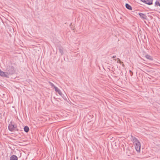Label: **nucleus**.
Returning <instances> with one entry per match:
<instances>
[{
  "instance_id": "nucleus-17",
  "label": "nucleus",
  "mask_w": 160,
  "mask_h": 160,
  "mask_svg": "<svg viewBox=\"0 0 160 160\" xmlns=\"http://www.w3.org/2000/svg\"><path fill=\"white\" fill-rule=\"evenodd\" d=\"M64 95L62 94V97L64 99H65V98L64 97Z\"/></svg>"
},
{
  "instance_id": "nucleus-16",
  "label": "nucleus",
  "mask_w": 160,
  "mask_h": 160,
  "mask_svg": "<svg viewBox=\"0 0 160 160\" xmlns=\"http://www.w3.org/2000/svg\"><path fill=\"white\" fill-rule=\"evenodd\" d=\"M117 59H118V61H119V62L120 63H122V62H121V61L120 60V59H119L118 58H117Z\"/></svg>"
},
{
  "instance_id": "nucleus-7",
  "label": "nucleus",
  "mask_w": 160,
  "mask_h": 160,
  "mask_svg": "<svg viewBox=\"0 0 160 160\" xmlns=\"http://www.w3.org/2000/svg\"><path fill=\"white\" fill-rule=\"evenodd\" d=\"M55 90L56 92L58 93L59 95L62 96V93L61 91L57 87H55Z\"/></svg>"
},
{
  "instance_id": "nucleus-15",
  "label": "nucleus",
  "mask_w": 160,
  "mask_h": 160,
  "mask_svg": "<svg viewBox=\"0 0 160 160\" xmlns=\"http://www.w3.org/2000/svg\"><path fill=\"white\" fill-rule=\"evenodd\" d=\"M50 85L52 87H53L54 88H55V87H56L54 84H53L51 82H49Z\"/></svg>"
},
{
  "instance_id": "nucleus-10",
  "label": "nucleus",
  "mask_w": 160,
  "mask_h": 160,
  "mask_svg": "<svg viewBox=\"0 0 160 160\" xmlns=\"http://www.w3.org/2000/svg\"><path fill=\"white\" fill-rule=\"evenodd\" d=\"M126 7L128 9L131 10L132 9V8L131 6L128 3H126L125 5Z\"/></svg>"
},
{
  "instance_id": "nucleus-19",
  "label": "nucleus",
  "mask_w": 160,
  "mask_h": 160,
  "mask_svg": "<svg viewBox=\"0 0 160 160\" xmlns=\"http://www.w3.org/2000/svg\"><path fill=\"white\" fill-rule=\"evenodd\" d=\"M129 72H132V71H131V70H130V71H129Z\"/></svg>"
},
{
  "instance_id": "nucleus-13",
  "label": "nucleus",
  "mask_w": 160,
  "mask_h": 160,
  "mask_svg": "<svg viewBox=\"0 0 160 160\" xmlns=\"http://www.w3.org/2000/svg\"><path fill=\"white\" fill-rule=\"evenodd\" d=\"M155 6L156 7L159 6L160 7V2L158 1L157 0L155 2Z\"/></svg>"
},
{
  "instance_id": "nucleus-8",
  "label": "nucleus",
  "mask_w": 160,
  "mask_h": 160,
  "mask_svg": "<svg viewBox=\"0 0 160 160\" xmlns=\"http://www.w3.org/2000/svg\"><path fill=\"white\" fill-rule=\"evenodd\" d=\"M18 158L15 155H12L10 157V160H18Z\"/></svg>"
},
{
  "instance_id": "nucleus-4",
  "label": "nucleus",
  "mask_w": 160,
  "mask_h": 160,
  "mask_svg": "<svg viewBox=\"0 0 160 160\" xmlns=\"http://www.w3.org/2000/svg\"><path fill=\"white\" fill-rule=\"evenodd\" d=\"M141 1L149 5L152 4V0H141Z\"/></svg>"
},
{
  "instance_id": "nucleus-5",
  "label": "nucleus",
  "mask_w": 160,
  "mask_h": 160,
  "mask_svg": "<svg viewBox=\"0 0 160 160\" xmlns=\"http://www.w3.org/2000/svg\"><path fill=\"white\" fill-rule=\"evenodd\" d=\"M0 75L2 77L8 78V73L2 71L0 69Z\"/></svg>"
},
{
  "instance_id": "nucleus-1",
  "label": "nucleus",
  "mask_w": 160,
  "mask_h": 160,
  "mask_svg": "<svg viewBox=\"0 0 160 160\" xmlns=\"http://www.w3.org/2000/svg\"><path fill=\"white\" fill-rule=\"evenodd\" d=\"M132 140L133 143L135 144V147L136 150L138 152H139L140 151L141 147V144L140 142L135 137L133 138Z\"/></svg>"
},
{
  "instance_id": "nucleus-3",
  "label": "nucleus",
  "mask_w": 160,
  "mask_h": 160,
  "mask_svg": "<svg viewBox=\"0 0 160 160\" xmlns=\"http://www.w3.org/2000/svg\"><path fill=\"white\" fill-rule=\"evenodd\" d=\"M8 128L9 130L11 132L18 130L17 125L12 121H11L9 124Z\"/></svg>"
},
{
  "instance_id": "nucleus-6",
  "label": "nucleus",
  "mask_w": 160,
  "mask_h": 160,
  "mask_svg": "<svg viewBox=\"0 0 160 160\" xmlns=\"http://www.w3.org/2000/svg\"><path fill=\"white\" fill-rule=\"evenodd\" d=\"M139 15L140 16V17L143 19H146L147 18V16L145 14L142 13H139Z\"/></svg>"
},
{
  "instance_id": "nucleus-11",
  "label": "nucleus",
  "mask_w": 160,
  "mask_h": 160,
  "mask_svg": "<svg viewBox=\"0 0 160 160\" xmlns=\"http://www.w3.org/2000/svg\"><path fill=\"white\" fill-rule=\"evenodd\" d=\"M24 129L25 132H27L29 131V128L28 126H25L24 128Z\"/></svg>"
},
{
  "instance_id": "nucleus-12",
  "label": "nucleus",
  "mask_w": 160,
  "mask_h": 160,
  "mask_svg": "<svg viewBox=\"0 0 160 160\" xmlns=\"http://www.w3.org/2000/svg\"><path fill=\"white\" fill-rule=\"evenodd\" d=\"M145 57L148 59L150 60H152V57L148 55H145Z\"/></svg>"
},
{
  "instance_id": "nucleus-9",
  "label": "nucleus",
  "mask_w": 160,
  "mask_h": 160,
  "mask_svg": "<svg viewBox=\"0 0 160 160\" xmlns=\"http://www.w3.org/2000/svg\"><path fill=\"white\" fill-rule=\"evenodd\" d=\"M59 52L61 55H62L63 54V48L62 47H60L59 48Z\"/></svg>"
},
{
  "instance_id": "nucleus-18",
  "label": "nucleus",
  "mask_w": 160,
  "mask_h": 160,
  "mask_svg": "<svg viewBox=\"0 0 160 160\" xmlns=\"http://www.w3.org/2000/svg\"><path fill=\"white\" fill-rule=\"evenodd\" d=\"M116 57V56H113L112 57V58H115Z\"/></svg>"
},
{
  "instance_id": "nucleus-14",
  "label": "nucleus",
  "mask_w": 160,
  "mask_h": 160,
  "mask_svg": "<svg viewBox=\"0 0 160 160\" xmlns=\"http://www.w3.org/2000/svg\"><path fill=\"white\" fill-rule=\"evenodd\" d=\"M126 154L128 156H130L131 154V153L130 152V151L129 150H127Z\"/></svg>"
},
{
  "instance_id": "nucleus-2",
  "label": "nucleus",
  "mask_w": 160,
  "mask_h": 160,
  "mask_svg": "<svg viewBox=\"0 0 160 160\" xmlns=\"http://www.w3.org/2000/svg\"><path fill=\"white\" fill-rule=\"evenodd\" d=\"M7 66L6 68L7 72H5V73H8V78H9V75L13 74L14 73L15 71L14 70V67L12 66V64L10 63V64L8 65Z\"/></svg>"
}]
</instances>
